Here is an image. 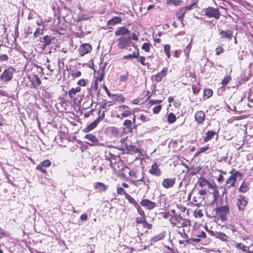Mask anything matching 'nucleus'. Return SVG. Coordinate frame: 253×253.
Masks as SVG:
<instances>
[{
	"mask_svg": "<svg viewBox=\"0 0 253 253\" xmlns=\"http://www.w3.org/2000/svg\"><path fill=\"white\" fill-rule=\"evenodd\" d=\"M55 39V38L53 36H44L43 37V44L42 45L43 48H44L45 47H46L47 45H50L52 42L54 41Z\"/></svg>",
	"mask_w": 253,
	"mask_h": 253,
	"instance_id": "a211bd4d",
	"label": "nucleus"
},
{
	"mask_svg": "<svg viewBox=\"0 0 253 253\" xmlns=\"http://www.w3.org/2000/svg\"><path fill=\"white\" fill-rule=\"evenodd\" d=\"M162 109V105H159L154 107L153 109V112L154 114H158Z\"/></svg>",
	"mask_w": 253,
	"mask_h": 253,
	"instance_id": "3c124183",
	"label": "nucleus"
},
{
	"mask_svg": "<svg viewBox=\"0 0 253 253\" xmlns=\"http://www.w3.org/2000/svg\"><path fill=\"white\" fill-rule=\"evenodd\" d=\"M233 35V32L229 29L226 30H221L219 32V35L221 39H227L228 41L232 40Z\"/></svg>",
	"mask_w": 253,
	"mask_h": 253,
	"instance_id": "9d476101",
	"label": "nucleus"
},
{
	"mask_svg": "<svg viewBox=\"0 0 253 253\" xmlns=\"http://www.w3.org/2000/svg\"><path fill=\"white\" fill-rule=\"evenodd\" d=\"M129 30L125 26L121 27L115 31V35L116 36H124L129 34Z\"/></svg>",
	"mask_w": 253,
	"mask_h": 253,
	"instance_id": "f3484780",
	"label": "nucleus"
},
{
	"mask_svg": "<svg viewBox=\"0 0 253 253\" xmlns=\"http://www.w3.org/2000/svg\"><path fill=\"white\" fill-rule=\"evenodd\" d=\"M80 91L81 87L79 86H77L76 88H72L68 92L69 96L70 98H72L77 93L79 92Z\"/></svg>",
	"mask_w": 253,
	"mask_h": 253,
	"instance_id": "cd10ccee",
	"label": "nucleus"
},
{
	"mask_svg": "<svg viewBox=\"0 0 253 253\" xmlns=\"http://www.w3.org/2000/svg\"><path fill=\"white\" fill-rule=\"evenodd\" d=\"M118 47L119 49H122L127 48L130 46L132 42L131 41V37H121L118 39Z\"/></svg>",
	"mask_w": 253,
	"mask_h": 253,
	"instance_id": "7ed1b4c3",
	"label": "nucleus"
},
{
	"mask_svg": "<svg viewBox=\"0 0 253 253\" xmlns=\"http://www.w3.org/2000/svg\"><path fill=\"white\" fill-rule=\"evenodd\" d=\"M31 81L34 87H37L41 84V81L37 75H34Z\"/></svg>",
	"mask_w": 253,
	"mask_h": 253,
	"instance_id": "a878e982",
	"label": "nucleus"
},
{
	"mask_svg": "<svg viewBox=\"0 0 253 253\" xmlns=\"http://www.w3.org/2000/svg\"><path fill=\"white\" fill-rule=\"evenodd\" d=\"M116 108L121 112V115L123 117H127L131 114L130 109L126 105H120Z\"/></svg>",
	"mask_w": 253,
	"mask_h": 253,
	"instance_id": "f8f14e48",
	"label": "nucleus"
},
{
	"mask_svg": "<svg viewBox=\"0 0 253 253\" xmlns=\"http://www.w3.org/2000/svg\"><path fill=\"white\" fill-rule=\"evenodd\" d=\"M192 90L194 94H196L199 92L200 88L196 85H193Z\"/></svg>",
	"mask_w": 253,
	"mask_h": 253,
	"instance_id": "e2e57ef3",
	"label": "nucleus"
},
{
	"mask_svg": "<svg viewBox=\"0 0 253 253\" xmlns=\"http://www.w3.org/2000/svg\"><path fill=\"white\" fill-rule=\"evenodd\" d=\"M125 198L126 199H127L130 203H131L132 205H133L134 206L136 207L138 206V204L135 201V200L129 194H126V196H125Z\"/></svg>",
	"mask_w": 253,
	"mask_h": 253,
	"instance_id": "2f4dec72",
	"label": "nucleus"
},
{
	"mask_svg": "<svg viewBox=\"0 0 253 253\" xmlns=\"http://www.w3.org/2000/svg\"><path fill=\"white\" fill-rule=\"evenodd\" d=\"M84 138L85 139L87 140V141H86V143L89 146L96 145L98 143V139L96 135L93 134H86L84 136Z\"/></svg>",
	"mask_w": 253,
	"mask_h": 253,
	"instance_id": "0eeeda50",
	"label": "nucleus"
},
{
	"mask_svg": "<svg viewBox=\"0 0 253 253\" xmlns=\"http://www.w3.org/2000/svg\"><path fill=\"white\" fill-rule=\"evenodd\" d=\"M208 188L211 189L212 191V194L214 198H215L218 195V190L217 186L214 183H211L210 182H208L207 185Z\"/></svg>",
	"mask_w": 253,
	"mask_h": 253,
	"instance_id": "412c9836",
	"label": "nucleus"
},
{
	"mask_svg": "<svg viewBox=\"0 0 253 253\" xmlns=\"http://www.w3.org/2000/svg\"><path fill=\"white\" fill-rule=\"evenodd\" d=\"M36 169L40 170L42 173H45L46 172V169L42 167L41 163L36 167Z\"/></svg>",
	"mask_w": 253,
	"mask_h": 253,
	"instance_id": "49530a36",
	"label": "nucleus"
},
{
	"mask_svg": "<svg viewBox=\"0 0 253 253\" xmlns=\"http://www.w3.org/2000/svg\"><path fill=\"white\" fill-rule=\"evenodd\" d=\"M133 46L135 48V50H134L132 54H131L134 58H137L138 57L139 55V50L134 45V44H133Z\"/></svg>",
	"mask_w": 253,
	"mask_h": 253,
	"instance_id": "79ce46f5",
	"label": "nucleus"
},
{
	"mask_svg": "<svg viewBox=\"0 0 253 253\" xmlns=\"http://www.w3.org/2000/svg\"><path fill=\"white\" fill-rule=\"evenodd\" d=\"M150 44L149 43H144L141 48L145 52H149L150 51Z\"/></svg>",
	"mask_w": 253,
	"mask_h": 253,
	"instance_id": "a19ab883",
	"label": "nucleus"
},
{
	"mask_svg": "<svg viewBox=\"0 0 253 253\" xmlns=\"http://www.w3.org/2000/svg\"><path fill=\"white\" fill-rule=\"evenodd\" d=\"M136 208L137 210V212L140 215V216H145L144 211L138 205Z\"/></svg>",
	"mask_w": 253,
	"mask_h": 253,
	"instance_id": "864d4df0",
	"label": "nucleus"
},
{
	"mask_svg": "<svg viewBox=\"0 0 253 253\" xmlns=\"http://www.w3.org/2000/svg\"><path fill=\"white\" fill-rule=\"evenodd\" d=\"M99 122L96 119L91 123L88 126L83 129V131L84 132H88L93 129H94L98 125Z\"/></svg>",
	"mask_w": 253,
	"mask_h": 253,
	"instance_id": "aec40b11",
	"label": "nucleus"
},
{
	"mask_svg": "<svg viewBox=\"0 0 253 253\" xmlns=\"http://www.w3.org/2000/svg\"><path fill=\"white\" fill-rule=\"evenodd\" d=\"M142 225L144 228H147L148 229H150L152 227V225L151 224L148 223L146 220L144 222Z\"/></svg>",
	"mask_w": 253,
	"mask_h": 253,
	"instance_id": "052dcab7",
	"label": "nucleus"
},
{
	"mask_svg": "<svg viewBox=\"0 0 253 253\" xmlns=\"http://www.w3.org/2000/svg\"><path fill=\"white\" fill-rule=\"evenodd\" d=\"M113 105V104L111 101L106 102L102 105L101 107L103 109H107Z\"/></svg>",
	"mask_w": 253,
	"mask_h": 253,
	"instance_id": "37998d69",
	"label": "nucleus"
},
{
	"mask_svg": "<svg viewBox=\"0 0 253 253\" xmlns=\"http://www.w3.org/2000/svg\"><path fill=\"white\" fill-rule=\"evenodd\" d=\"M248 204V201L244 196H240L237 199V206L240 211L243 210Z\"/></svg>",
	"mask_w": 253,
	"mask_h": 253,
	"instance_id": "4468645a",
	"label": "nucleus"
},
{
	"mask_svg": "<svg viewBox=\"0 0 253 253\" xmlns=\"http://www.w3.org/2000/svg\"><path fill=\"white\" fill-rule=\"evenodd\" d=\"M41 164L42 165V167H43L45 169L49 167L51 165L50 161L48 160L43 161L41 163Z\"/></svg>",
	"mask_w": 253,
	"mask_h": 253,
	"instance_id": "de8ad7c7",
	"label": "nucleus"
},
{
	"mask_svg": "<svg viewBox=\"0 0 253 253\" xmlns=\"http://www.w3.org/2000/svg\"><path fill=\"white\" fill-rule=\"evenodd\" d=\"M149 179L147 177L143 176L141 179L133 181V184L137 187L142 188L144 186L146 187L147 189H149L148 183Z\"/></svg>",
	"mask_w": 253,
	"mask_h": 253,
	"instance_id": "39448f33",
	"label": "nucleus"
},
{
	"mask_svg": "<svg viewBox=\"0 0 253 253\" xmlns=\"http://www.w3.org/2000/svg\"><path fill=\"white\" fill-rule=\"evenodd\" d=\"M19 52L25 58L28 59L29 58V54L25 51L23 50V49H21Z\"/></svg>",
	"mask_w": 253,
	"mask_h": 253,
	"instance_id": "bf43d9fd",
	"label": "nucleus"
},
{
	"mask_svg": "<svg viewBox=\"0 0 253 253\" xmlns=\"http://www.w3.org/2000/svg\"><path fill=\"white\" fill-rule=\"evenodd\" d=\"M137 61L140 62L141 64H142L143 65H148L149 63H145V61L146 60V58L144 56H140L137 58Z\"/></svg>",
	"mask_w": 253,
	"mask_h": 253,
	"instance_id": "ea45409f",
	"label": "nucleus"
},
{
	"mask_svg": "<svg viewBox=\"0 0 253 253\" xmlns=\"http://www.w3.org/2000/svg\"><path fill=\"white\" fill-rule=\"evenodd\" d=\"M205 14L209 18L213 17L216 19H218L220 16V13L218 8H214L211 6L205 9Z\"/></svg>",
	"mask_w": 253,
	"mask_h": 253,
	"instance_id": "f03ea898",
	"label": "nucleus"
},
{
	"mask_svg": "<svg viewBox=\"0 0 253 253\" xmlns=\"http://www.w3.org/2000/svg\"><path fill=\"white\" fill-rule=\"evenodd\" d=\"M140 204L142 206L149 210L154 209L156 206V204L155 202L148 199H144L142 200Z\"/></svg>",
	"mask_w": 253,
	"mask_h": 253,
	"instance_id": "ddd939ff",
	"label": "nucleus"
},
{
	"mask_svg": "<svg viewBox=\"0 0 253 253\" xmlns=\"http://www.w3.org/2000/svg\"><path fill=\"white\" fill-rule=\"evenodd\" d=\"M217 214L220 217H224L229 212V207L227 205L221 206L216 209Z\"/></svg>",
	"mask_w": 253,
	"mask_h": 253,
	"instance_id": "6e6552de",
	"label": "nucleus"
},
{
	"mask_svg": "<svg viewBox=\"0 0 253 253\" xmlns=\"http://www.w3.org/2000/svg\"><path fill=\"white\" fill-rule=\"evenodd\" d=\"M209 147L208 146H205V147H201L199 148L198 151H197L196 153V155H197L200 153H204L205 152V151H206L207 150H209Z\"/></svg>",
	"mask_w": 253,
	"mask_h": 253,
	"instance_id": "a18cd8bd",
	"label": "nucleus"
},
{
	"mask_svg": "<svg viewBox=\"0 0 253 253\" xmlns=\"http://www.w3.org/2000/svg\"><path fill=\"white\" fill-rule=\"evenodd\" d=\"M140 119L143 122H146L148 121L149 120V118L147 116H146V115H144L143 114H142L140 116Z\"/></svg>",
	"mask_w": 253,
	"mask_h": 253,
	"instance_id": "4d7b16f0",
	"label": "nucleus"
},
{
	"mask_svg": "<svg viewBox=\"0 0 253 253\" xmlns=\"http://www.w3.org/2000/svg\"><path fill=\"white\" fill-rule=\"evenodd\" d=\"M175 183V178H165L162 181V186L165 188L168 189L173 186Z\"/></svg>",
	"mask_w": 253,
	"mask_h": 253,
	"instance_id": "2eb2a0df",
	"label": "nucleus"
},
{
	"mask_svg": "<svg viewBox=\"0 0 253 253\" xmlns=\"http://www.w3.org/2000/svg\"><path fill=\"white\" fill-rule=\"evenodd\" d=\"M231 176L228 178L226 180V186L224 188V191L223 192V195L227 194L228 190L232 187H235V184L237 180V178H241L243 176V174L236 171L235 169H232L230 171Z\"/></svg>",
	"mask_w": 253,
	"mask_h": 253,
	"instance_id": "f257e3e1",
	"label": "nucleus"
},
{
	"mask_svg": "<svg viewBox=\"0 0 253 253\" xmlns=\"http://www.w3.org/2000/svg\"><path fill=\"white\" fill-rule=\"evenodd\" d=\"M178 224L179 225V226H178L179 227H187L190 226V222L189 220L181 218V220L178 221Z\"/></svg>",
	"mask_w": 253,
	"mask_h": 253,
	"instance_id": "c85d7f7f",
	"label": "nucleus"
},
{
	"mask_svg": "<svg viewBox=\"0 0 253 253\" xmlns=\"http://www.w3.org/2000/svg\"><path fill=\"white\" fill-rule=\"evenodd\" d=\"M176 120L175 115L173 113H170L168 116V121L169 124L173 123Z\"/></svg>",
	"mask_w": 253,
	"mask_h": 253,
	"instance_id": "473e14b6",
	"label": "nucleus"
},
{
	"mask_svg": "<svg viewBox=\"0 0 253 253\" xmlns=\"http://www.w3.org/2000/svg\"><path fill=\"white\" fill-rule=\"evenodd\" d=\"M85 81L84 79H81L78 82V84L80 85H81V86H85Z\"/></svg>",
	"mask_w": 253,
	"mask_h": 253,
	"instance_id": "69168bd1",
	"label": "nucleus"
},
{
	"mask_svg": "<svg viewBox=\"0 0 253 253\" xmlns=\"http://www.w3.org/2000/svg\"><path fill=\"white\" fill-rule=\"evenodd\" d=\"M43 33L40 28H37L36 31L34 33V36L35 38H37L40 35H42Z\"/></svg>",
	"mask_w": 253,
	"mask_h": 253,
	"instance_id": "603ef678",
	"label": "nucleus"
},
{
	"mask_svg": "<svg viewBox=\"0 0 253 253\" xmlns=\"http://www.w3.org/2000/svg\"><path fill=\"white\" fill-rule=\"evenodd\" d=\"M105 117V111H103L102 114L101 115H99V117L96 119L100 123Z\"/></svg>",
	"mask_w": 253,
	"mask_h": 253,
	"instance_id": "0e129e2a",
	"label": "nucleus"
},
{
	"mask_svg": "<svg viewBox=\"0 0 253 253\" xmlns=\"http://www.w3.org/2000/svg\"><path fill=\"white\" fill-rule=\"evenodd\" d=\"M205 114L202 111H198L195 114V121L199 124H202L205 121Z\"/></svg>",
	"mask_w": 253,
	"mask_h": 253,
	"instance_id": "dca6fc26",
	"label": "nucleus"
},
{
	"mask_svg": "<svg viewBox=\"0 0 253 253\" xmlns=\"http://www.w3.org/2000/svg\"><path fill=\"white\" fill-rule=\"evenodd\" d=\"M122 20V18L120 17H115L108 21L107 25L114 26L116 24L121 23Z\"/></svg>",
	"mask_w": 253,
	"mask_h": 253,
	"instance_id": "bb28decb",
	"label": "nucleus"
},
{
	"mask_svg": "<svg viewBox=\"0 0 253 253\" xmlns=\"http://www.w3.org/2000/svg\"><path fill=\"white\" fill-rule=\"evenodd\" d=\"M117 193L118 194L120 195H124L125 196H126V194H127L125 189L122 187H118L117 188Z\"/></svg>",
	"mask_w": 253,
	"mask_h": 253,
	"instance_id": "09e8293b",
	"label": "nucleus"
},
{
	"mask_svg": "<svg viewBox=\"0 0 253 253\" xmlns=\"http://www.w3.org/2000/svg\"><path fill=\"white\" fill-rule=\"evenodd\" d=\"M14 71V69L12 67L5 69L0 75V80L3 82L10 81L12 79Z\"/></svg>",
	"mask_w": 253,
	"mask_h": 253,
	"instance_id": "20e7f679",
	"label": "nucleus"
},
{
	"mask_svg": "<svg viewBox=\"0 0 253 253\" xmlns=\"http://www.w3.org/2000/svg\"><path fill=\"white\" fill-rule=\"evenodd\" d=\"M209 181L204 177H201L198 181L199 185L201 187H204L208 184Z\"/></svg>",
	"mask_w": 253,
	"mask_h": 253,
	"instance_id": "72a5a7b5",
	"label": "nucleus"
},
{
	"mask_svg": "<svg viewBox=\"0 0 253 253\" xmlns=\"http://www.w3.org/2000/svg\"><path fill=\"white\" fill-rule=\"evenodd\" d=\"M0 60L1 61H6L8 60V56L6 54H3L0 56Z\"/></svg>",
	"mask_w": 253,
	"mask_h": 253,
	"instance_id": "774afa93",
	"label": "nucleus"
},
{
	"mask_svg": "<svg viewBox=\"0 0 253 253\" xmlns=\"http://www.w3.org/2000/svg\"><path fill=\"white\" fill-rule=\"evenodd\" d=\"M216 55H219L220 54L223 52L224 49L223 48L220 46H218L215 49Z\"/></svg>",
	"mask_w": 253,
	"mask_h": 253,
	"instance_id": "8fccbe9b",
	"label": "nucleus"
},
{
	"mask_svg": "<svg viewBox=\"0 0 253 253\" xmlns=\"http://www.w3.org/2000/svg\"><path fill=\"white\" fill-rule=\"evenodd\" d=\"M198 2V0H192V3L190 5H187L185 8L187 10H191L196 7H197V3Z\"/></svg>",
	"mask_w": 253,
	"mask_h": 253,
	"instance_id": "7c9ffc66",
	"label": "nucleus"
},
{
	"mask_svg": "<svg viewBox=\"0 0 253 253\" xmlns=\"http://www.w3.org/2000/svg\"><path fill=\"white\" fill-rule=\"evenodd\" d=\"M123 125L127 129L128 131L131 132L133 131V128L135 127L134 125L132 124L131 121L126 120L123 123Z\"/></svg>",
	"mask_w": 253,
	"mask_h": 253,
	"instance_id": "4be33fe9",
	"label": "nucleus"
},
{
	"mask_svg": "<svg viewBox=\"0 0 253 253\" xmlns=\"http://www.w3.org/2000/svg\"><path fill=\"white\" fill-rule=\"evenodd\" d=\"M191 43H189L187 47H186V48L184 50V53H185V55L187 56V57H188L189 56V54L190 53V51L191 50Z\"/></svg>",
	"mask_w": 253,
	"mask_h": 253,
	"instance_id": "c03bdc74",
	"label": "nucleus"
},
{
	"mask_svg": "<svg viewBox=\"0 0 253 253\" xmlns=\"http://www.w3.org/2000/svg\"><path fill=\"white\" fill-rule=\"evenodd\" d=\"M149 172L151 174L156 176H160L162 174L161 170L156 163H154L152 164L151 168L149 170Z\"/></svg>",
	"mask_w": 253,
	"mask_h": 253,
	"instance_id": "9b49d317",
	"label": "nucleus"
},
{
	"mask_svg": "<svg viewBox=\"0 0 253 253\" xmlns=\"http://www.w3.org/2000/svg\"><path fill=\"white\" fill-rule=\"evenodd\" d=\"M234 246L236 248L241 249L243 252L251 253V251L249 250V247H247L242 243H235Z\"/></svg>",
	"mask_w": 253,
	"mask_h": 253,
	"instance_id": "393cba45",
	"label": "nucleus"
},
{
	"mask_svg": "<svg viewBox=\"0 0 253 253\" xmlns=\"http://www.w3.org/2000/svg\"><path fill=\"white\" fill-rule=\"evenodd\" d=\"M206 230L209 233V234H210L211 236L215 237L216 234V232H217L216 231L214 232V231H213L212 230H209L208 229H207Z\"/></svg>",
	"mask_w": 253,
	"mask_h": 253,
	"instance_id": "338daca9",
	"label": "nucleus"
},
{
	"mask_svg": "<svg viewBox=\"0 0 253 253\" xmlns=\"http://www.w3.org/2000/svg\"><path fill=\"white\" fill-rule=\"evenodd\" d=\"M169 4H173L175 5H179L180 4V0H168Z\"/></svg>",
	"mask_w": 253,
	"mask_h": 253,
	"instance_id": "5fc2aeb1",
	"label": "nucleus"
},
{
	"mask_svg": "<svg viewBox=\"0 0 253 253\" xmlns=\"http://www.w3.org/2000/svg\"><path fill=\"white\" fill-rule=\"evenodd\" d=\"M212 90L211 89H205L204 91V97H206L207 98H209L211 97L212 95Z\"/></svg>",
	"mask_w": 253,
	"mask_h": 253,
	"instance_id": "f704fd0d",
	"label": "nucleus"
},
{
	"mask_svg": "<svg viewBox=\"0 0 253 253\" xmlns=\"http://www.w3.org/2000/svg\"><path fill=\"white\" fill-rule=\"evenodd\" d=\"M167 71L168 68L164 67L161 72H158L157 74L152 76V80H154L156 83L161 82L162 81L163 78L167 76Z\"/></svg>",
	"mask_w": 253,
	"mask_h": 253,
	"instance_id": "423d86ee",
	"label": "nucleus"
},
{
	"mask_svg": "<svg viewBox=\"0 0 253 253\" xmlns=\"http://www.w3.org/2000/svg\"><path fill=\"white\" fill-rule=\"evenodd\" d=\"M231 78L230 75H227L225 76L223 80L221 82V84L222 86H225L226 84L229 83V82L231 80Z\"/></svg>",
	"mask_w": 253,
	"mask_h": 253,
	"instance_id": "c9c22d12",
	"label": "nucleus"
},
{
	"mask_svg": "<svg viewBox=\"0 0 253 253\" xmlns=\"http://www.w3.org/2000/svg\"><path fill=\"white\" fill-rule=\"evenodd\" d=\"M91 17H92L91 16H88L86 14H83L78 17V18L77 19V21L81 22L84 20H87Z\"/></svg>",
	"mask_w": 253,
	"mask_h": 253,
	"instance_id": "e433bc0d",
	"label": "nucleus"
},
{
	"mask_svg": "<svg viewBox=\"0 0 253 253\" xmlns=\"http://www.w3.org/2000/svg\"><path fill=\"white\" fill-rule=\"evenodd\" d=\"M215 238L223 241H226L227 240V236L224 233L220 232H216Z\"/></svg>",
	"mask_w": 253,
	"mask_h": 253,
	"instance_id": "c756f323",
	"label": "nucleus"
},
{
	"mask_svg": "<svg viewBox=\"0 0 253 253\" xmlns=\"http://www.w3.org/2000/svg\"><path fill=\"white\" fill-rule=\"evenodd\" d=\"M92 49L91 46L88 43L82 44L79 48V52L81 56H83L85 54L90 52Z\"/></svg>",
	"mask_w": 253,
	"mask_h": 253,
	"instance_id": "1a4fd4ad",
	"label": "nucleus"
},
{
	"mask_svg": "<svg viewBox=\"0 0 253 253\" xmlns=\"http://www.w3.org/2000/svg\"><path fill=\"white\" fill-rule=\"evenodd\" d=\"M128 77V73H126L125 74L121 76L120 81L122 82H125L127 80Z\"/></svg>",
	"mask_w": 253,
	"mask_h": 253,
	"instance_id": "6e6d98bb",
	"label": "nucleus"
},
{
	"mask_svg": "<svg viewBox=\"0 0 253 253\" xmlns=\"http://www.w3.org/2000/svg\"><path fill=\"white\" fill-rule=\"evenodd\" d=\"M165 237V232H162L159 233V234L154 236L152 237L150 241L152 242H158L162 239H164V238Z\"/></svg>",
	"mask_w": 253,
	"mask_h": 253,
	"instance_id": "b1692460",
	"label": "nucleus"
},
{
	"mask_svg": "<svg viewBox=\"0 0 253 253\" xmlns=\"http://www.w3.org/2000/svg\"><path fill=\"white\" fill-rule=\"evenodd\" d=\"M216 132L214 131L208 130L205 134L206 136L204 137V141L207 142L211 139Z\"/></svg>",
	"mask_w": 253,
	"mask_h": 253,
	"instance_id": "5701e85b",
	"label": "nucleus"
},
{
	"mask_svg": "<svg viewBox=\"0 0 253 253\" xmlns=\"http://www.w3.org/2000/svg\"><path fill=\"white\" fill-rule=\"evenodd\" d=\"M94 187L98 192L105 191L107 189V186L103 183L97 182L94 184Z\"/></svg>",
	"mask_w": 253,
	"mask_h": 253,
	"instance_id": "6ab92c4d",
	"label": "nucleus"
},
{
	"mask_svg": "<svg viewBox=\"0 0 253 253\" xmlns=\"http://www.w3.org/2000/svg\"><path fill=\"white\" fill-rule=\"evenodd\" d=\"M170 46L169 44H166L164 46V51L165 53H168L170 52Z\"/></svg>",
	"mask_w": 253,
	"mask_h": 253,
	"instance_id": "13d9d810",
	"label": "nucleus"
},
{
	"mask_svg": "<svg viewBox=\"0 0 253 253\" xmlns=\"http://www.w3.org/2000/svg\"><path fill=\"white\" fill-rule=\"evenodd\" d=\"M81 76V72L79 71H77L75 72H74L72 74V76L73 78H78Z\"/></svg>",
	"mask_w": 253,
	"mask_h": 253,
	"instance_id": "680f3d73",
	"label": "nucleus"
},
{
	"mask_svg": "<svg viewBox=\"0 0 253 253\" xmlns=\"http://www.w3.org/2000/svg\"><path fill=\"white\" fill-rule=\"evenodd\" d=\"M248 190V187L246 183L243 182L241 185L239 190L242 192H245Z\"/></svg>",
	"mask_w": 253,
	"mask_h": 253,
	"instance_id": "58836bf2",
	"label": "nucleus"
},
{
	"mask_svg": "<svg viewBox=\"0 0 253 253\" xmlns=\"http://www.w3.org/2000/svg\"><path fill=\"white\" fill-rule=\"evenodd\" d=\"M146 220V216H138L136 218V222L138 224H143Z\"/></svg>",
	"mask_w": 253,
	"mask_h": 253,
	"instance_id": "4c0bfd02",
	"label": "nucleus"
}]
</instances>
